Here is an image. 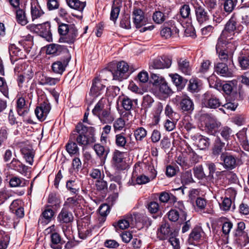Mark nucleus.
I'll return each mask as SVG.
<instances>
[{
	"mask_svg": "<svg viewBox=\"0 0 249 249\" xmlns=\"http://www.w3.org/2000/svg\"><path fill=\"white\" fill-rule=\"evenodd\" d=\"M101 122L104 124L111 123L114 120L109 109H107L97 116Z\"/></svg>",
	"mask_w": 249,
	"mask_h": 249,
	"instance_id": "nucleus-33",
	"label": "nucleus"
},
{
	"mask_svg": "<svg viewBox=\"0 0 249 249\" xmlns=\"http://www.w3.org/2000/svg\"><path fill=\"white\" fill-rule=\"evenodd\" d=\"M236 22L233 18H231L225 25L224 29L218 39L230 42L233 38L236 30Z\"/></svg>",
	"mask_w": 249,
	"mask_h": 249,
	"instance_id": "nucleus-5",
	"label": "nucleus"
},
{
	"mask_svg": "<svg viewBox=\"0 0 249 249\" xmlns=\"http://www.w3.org/2000/svg\"><path fill=\"white\" fill-rule=\"evenodd\" d=\"M73 219L72 213L66 208H62L57 217V221L60 224L69 223L72 221Z\"/></svg>",
	"mask_w": 249,
	"mask_h": 249,
	"instance_id": "nucleus-18",
	"label": "nucleus"
},
{
	"mask_svg": "<svg viewBox=\"0 0 249 249\" xmlns=\"http://www.w3.org/2000/svg\"><path fill=\"white\" fill-rule=\"evenodd\" d=\"M166 18L165 14L161 10H156L153 14V20L157 24H161L165 20Z\"/></svg>",
	"mask_w": 249,
	"mask_h": 249,
	"instance_id": "nucleus-46",
	"label": "nucleus"
},
{
	"mask_svg": "<svg viewBox=\"0 0 249 249\" xmlns=\"http://www.w3.org/2000/svg\"><path fill=\"white\" fill-rule=\"evenodd\" d=\"M181 182L183 184H188L194 182L192 177V174L191 170L184 172L182 174L181 177Z\"/></svg>",
	"mask_w": 249,
	"mask_h": 249,
	"instance_id": "nucleus-47",
	"label": "nucleus"
},
{
	"mask_svg": "<svg viewBox=\"0 0 249 249\" xmlns=\"http://www.w3.org/2000/svg\"><path fill=\"white\" fill-rule=\"evenodd\" d=\"M172 64L170 58L164 56L155 60L153 62V68L157 69L169 68Z\"/></svg>",
	"mask_w": 249,
	"mask_h": 249,
	"instance_id": "nucleus-21",
	"label": "nucleus"
},
{
	"mask_svg": "<svg viewBox=\"0 0 249 249\" xmlns=\"http://www.w3.org/2000/svg\"><path fill=\"white\" fill-rule=\"evenodd\" d=\"M50 109L51 106L48 101H44L36 107L35 113L38 119L42 121L46 119Z\"/></svg>",
	"mask_w": 249,
	"mask_h": 249,
	"instance_id": "nucleus-11",
	"label": "nucleus"
},
{
	"mask_svg": "<svg viewBox=\"0 0 249 249\" xmlns=\"http://www.w3.org/2000/svg\"><path fill=\"white\" fill-rule=\"evenodd\" d=\"M149 170H150L151 172V176L148 177L144 175L139 176L136 179V183L139 185L146 184L149 182L151 179H154L156 176V171L155 170L153 166H150Z\"/></svg>",
	"mask_w": 249,
	"mask_h": 249,
	"instance_id": "nucleus-24",
	"label": "nucleus"
},
{
	"mask_svg": "<svg viewBox=\"0 0 249 249\" xmlns=\"http://www.w3.org/2000/svg\"><path fill=\"white\" fill-rule=\"evenodd\" d=\"M47 51L48 53L56 54L57 55L59 54L61 52H63L65 54L69 53L68 50L65 46L55 44L49 45Z\"/></svg>",
	"mask_w": 249,
	"mask_h": 249,
	"instance_id": "nucleus-30",
	"label": "nucleus"
},
{
	"mask_svg": "<svg viewBox=\"0 0 249 249\" xmlns=\"http://www.w3.org/2000/svg\"><path fill=\"white\" fill-rule=\"evenodd\" d=\"M190 3L195 10L197 22L202 24L209 20L210 15L201 0H191Z\"/></svg>",
	"mask_w": 249,
	"mask_h": 249,
	"instance_id": "nucleus-3",
	"label": "nucleus"
},
{
	"mask_svg": "<svg viewBox=\"0 0 249 249\" xmlns=\"http://www.w3.org/2000/svg\"><path fill=\"white\" fill-rule=\"evenodd\" d=\"M240 66L242 69H249V53L242 52L238 58Z\"/></svg>",
	"mask_w": 249,
	"mask_h": 249,
	"instance_id": "nucleus-34",
	"label": "nucleus"
},
{
	"mask_svg": "<svg viewBox=\"0 0 249 249\" xmlns=\"http://www.w3.org/2000/svg\"><path fill=\"white\" fill-rule=\"evenodd\" d=\"M136 222V215L133 214L127 216L124 219L119 220L117 226L120 229L124 230L129 227H134Z\"/></svg>",
	"mask_w": 249,
	"mask_h": 249,
	"instance_id": "nucleus-14",
	"label": "nucleus"
},
{
	"mask_svg": "<svg viewBox=\"0 0 249 249\" xmlns=\"http://www.w3.org/2000/svg\"><path fill=\"white\" fill-rule=\"evenodd\" d=\"M123 160V152L118 150H115L113 154L112 160L113 162L116 166L121 163Z\"/></svg>",
	"mask_w": 249,
	"mask_h": 249,
	"instance_id": "nucleus-63",
	"label": "nucleus"
},
{
	"mask_svg": "<svg viewBox=\"0 0 249 249\" xmlns=\"http://www.w3.org/2000/svg\"><path fill=\"white\" fill-rule=\"evenodd\" d=\"M221 137L225 140L229 139L232 135V129L227 126L222 127L220 130Z\"/></svg>",
	"mask_w": 249,
	"mask_h": 249,
	"instance_id": "nucleus-58",
	"label": "nucleus"
},
{
	"mask_svg": "<svg viewBox=\"0 0 249 249\" xmlns=\"http://www.w3.org/2000/svg\"><path fill=\"white\" fill-rule=\"evenodd\" d=\"M73 140H70L66 145V149L67 151L70 155H79V149L77 146V143L73 141Z\"/></svg>",
	"mask_w": 249,
	"mask_h": 249,
	"instance_id": "nucleus-37",
	"label": "nucleus"
},
{
	"mask_svg": "<svg viewBox=\"0 0 249 249\" xmlns=\"http://www.w3.org/2000/svg\"><path fill=\"white\" fill-rule=\"evenodd\" d=\"M72 27H75L73 24H67L65 23H61L59 25L58 28V32L60 36L65 35V34L68 33Z\"/></svg>",
	"mask_w": 249,
	"mask_h": 249,
	"instance_id": "nucleus-50",
	"label": "nucleus"
},
{
	"mask_svg": "<svg viewBox=\"0 0 249 249\" xmlns=\"http://www.w3.org/2000/svg\"><path fill=\"white\" fill-rule=\"evenodd\" d=\"M188 89L192 92H198L199 90L198 80L195 79H191L189 81Z\"/></svg>",
	"mask_w": 249,
	"mask_h": 249,
	"instance_id": "nucleus-64",
	"label": "nucleus"
},
{
	"mask_svg": "<svg viewBox=\"0 0 249 249\" xmlns=\"http://www.w3.org/2000/svg\"><path fill=\"white\" fill-rule=\"evenodd\" d=\"M179 107L183 111L188 113L192 112L194 109V103L192 100L187 96L182 97L179 103Z\"/></svg>",
	"mask_w": 249,
	"mask_h": 249,
	"instance_id": "nucleus-19",
	"label": "nucleus"
},
{
	"mask_svg": "<svg viewBox=\"0 0 249 249\" xmlns=\"http://www.w3.org/2000/svg\"><path fill=\"white\" fill-rule=\"evenodd\" d=\"M172 233L169 223L162 224L158 231V235L161 240H164L168 238Z\"/></svg>",
	"mask_w": 249,
	"mask_h": 249,
	"instance_id": "nucleus-27",
	"label": "nucleus"
},
{
	"mask_svg": "<svg viewBox=\"0 0 249 249\" xmlns=\"http://www.w3.org/2000/svg\"><path fill=\"white\" fill-rule=\"evenodd\" d=\"M21 152L26 162L29 164L32 165L34 161V154L32 152L25 148L21 149Z\"/></svg>",
	"mask_w": 249,
	"mask_h": 249,
	"instance_id": "nucleus-53",
	"label": "nucleus"
},
{
	"mask_svg": "<svg viewBox=\"0 0 249 249\" xmlns=\"http://www.w3.org/2000/svg\"><path fill=\"white\" fill-rule=\"evenodd\" d=\"M93 149L98 157L104 160H106L109 152L108 148H105L99 143H96L94 145Z\"/></svg>",
	"mask_w": 249,
	"mask_h": 249,
	"instance_id": "nucleus-28",
	"label": "nucleus"
},
{
	"mask_svg": "<svg viewBox=\"0 0 249 249\" xmlns=\"http://www.w3.org/2000/svg\"><path fill=\"white\" fill-rule=\"evenodd\" d=\"M236 4V0H226L223 4L224 11L228 13H231Z\"/></svg>",
	"mask_w": 249,
	"mask_h": 249,
	"instance_id": "nucleus-48",
	"label": "nucleus"
},
{
	"mask_svg": "<svg viewBox=\"0 0 249 249\" xmlns=\"http://www.w3.org/2000/svg\"><path fill=\"white\" fill-rule=\"evenodd\" d=\"M129 66L124 61L119 62L117 65V69L114 71L105 70L102 73L104 76H113L114 80L122 81L127 77L126 72L128 70Z\"/></svg>",
	"mask_w": 249,
	"mask_h": 249,
	"instance_id": "nucleus-4",
	"label": "nucleus"
},
{
	"mask_svg": "<svg viewBox=\"0 0 249 249\" xmlns=\"http://www.w3.org/2000/svg\"><path fill=\"white\" fill-rule=\"evenodd\" d=\"M178 67V69L186 75H190L191 73V67L189 61L184 58H178L177 59Z\"/></svg>",
	"mask_w": 249,
	"mask_h": 249,
	"instance_id": "nucleus-22",
	"label": "nucleus"
},
{
	"mask_svg": "<svg viewBox=\"0 0 249 249\" xmlns=\"http://www.w3.org/2000/svg\"><path fill=\"white\" fill-rule=\"evenodd\" d=\"M71 59L69 53L66 54L65 57L54 62L52 65V69L53 72L62 74L65 71Z\"/></svg>",
	"mask_w": 249,
	"mask_h": 249,
	"instance_id": "nucleus-8",
	"label": "nucleus"
},
{
	"mask_svg": "<svg viewBox=\"0 0 249 249\" xmlns=\"http://www.w3.org/2000/svg\"><path fill=\"white\" fill-rule=\"evenodd\" d=\"M124 133L122 132L115 136V143L121 147H124L126 143V139L124 136Z\"/></svg>",
	"mask_w": 249,
	"mask_h": 249,
	"instance_id": "nucleus-49",
	"label": "nucleus"
},
{
	"mask_svg": "<svg viewBox=\"0 0 249 249\" xmlns=\"http://www.w3.org/2000/svg\"><path fill=\"white\" fill-rule=\"evenodd\" d=\"M51 247L54 249H60L61 248L62 241L61 237L59 234L56 232H53L51 234Z\"/></svg>",
	"mask_w": 249,
	"mask_h": 249,
	"instance_id": "nucleus-35",
	"label": "nucleus"
},
{
	"mask_svg": "<svg viewBox=\"0 0 249 249\" xmlns=\"http://www.w3.org/2000/svg\"><path fill=\"white\" fill-rule=\"evenodd\" d=\"M214 71L217 74L223 77H231L232 72L229 70L227 65L225 63L218 62L214 66Z\"/></svg>",
	"mask_w": 249,
	"mask_h": 249,
	"instance_id": "nucleus-20",
	"label": "nucleus"
},
{
	"mask_svg": "<svg viewBox=\"0 0 249 249\" xmlns=\"http://www.w3.org/2000/svg\"><path fill=\"white\" fill-rule=\"evenodd\" d=\"M202 103L206 107L211 109L217 108L221 105L219 99L209 92L203 95Z\"/></svg>",
	"mask_w": 249,
	"mask_h": 249,
	"instance_id": "nucleus-7",
	"label": "nucleus"
},
{
	"mask_svg": "<svg viewBox=\"0 0 249 249\" xmlns=\"http://www.w3.org/2000/svg\"><path fill=\"white\" fill-rule=\"evenodd\" d=\"M78 233L81 239H84L91 232L90 228L87 227L86 223L82 222L78 226Z\"/></svg>",
	"mask_w": 249,
	"mask_h": 249,
	"instance_id": "nucleus-43",
	"label": "nucleus"
},
{
	"mask_svg": "<svg viewBox=\"0 0 249 249\" xmlns=\"http://www.w3.org/2000/svg\"><path fill=\"white\" fill-rule=\"evenodd\" d=\"M237 44L235 42H231L217 39L216 45V51L219 58L224 61H226L232 55L236 50Z\"/></svg>",
	"mask_w": 249,
	"mask_h": 249,
	"instance_id": "nucleus-2",
	"label": "nucleus"
},
{
	"mask_svg": "<svg viewBox=\"0 0 249 249\" xmlns=\"http://www.w3.org/2000/svg\"><path fill=\"white\" fill-rule=\"evenodd\" d=\"M9 53L11 61H16L22 58V52L15 45L11 44L9 47Z\"/></svg>",
	"mask_w": 249,
	"mask_h": 249,
	"instance_id": "nucleus-36",
	"label": "nucleus"
},
{
	"mask_svg": "<svg viewBox=\"0 0 249 249\" xmlns=\"http://www.w3.org/2000/svg\"><path fill=\"white\" fill-rule=\"evenodd\" d=\"M94 131L93 127H87L79 123L76 125L75 130L71 134V139L75 141L80 146L85 147L95 141L93 134Z\"/></svg>",
	"mask_w": 249,
	"mask_h": 249,
	"instance_id": "nucleus-1",
	"label": "nucleus"
},
{
	"mask_svg": "<svg viewBox=\"0 0 249 249\" xmlns=\"http://www.w3.org/2000/svg\"><path fill=\"white\" fill-rule=\"evenodd\" d=\"M105 88V86L102 83L101 79L96 78L93 80L89 93L97 96L99 94V92Z\"/></svg>",
	"mask_w": 249,
	"mask_h": 249,
	"instance_id": "nucleus-26",
	"label": "nucleus"
},
{
	"mask_svg": "<svg viewBox=\"0 0 249 249\" xmlns=\"http://www.w3.org/2000/svg\"><path fill=\"white\" fill-rule=\"evenodd\" d=\"M232 204V201L231 198L225 197L222 203L220 204V207L221 210L224 211H229Z\"/></svg>",
	"mask_w": 249,
	"mask_h": 249,
	"instance_id": "nucleus-61",
	"label": "nucleus"
},
{
	"mask_svg": "<svg viewBox=\"0 0 249 249\" xmlns=\"http://www.w3.org/2000/svg\"><path fill=\"white\" fill-rule=\"evenodd\" d=\"M107 104V100L105 98L101 99L96 104L92 110V113L94 115L98 116L103 111L107 110L105 108Z\"/></svg>",
	"mask_w": 249,
	"mask_h": 249,
	"instance_id": "nucleus-40",
	"label": "nucleus"
},
{
	"mask_svg": "<svg viewBox=\"0 0 249 249\" xmlns=\"http://www.w3.org/2000/svg\"><path fill=\"white\" fill-rule=\"evenodd\" d=\"M133 22L136 28H140L144 25L146 21L144 18L143 12L140 9H135L133 12Z\"/></svg>",
	"mask_w": 249,
	"mask_h": 249,
	"instance_id": "nucleus-17",
	"label": "nucleus"
},
{
	"mask_svg": "<svg viewBox=\"0 0 249 249\" xmlns=\"http://www.w3.org/2000/svg\"><path fill=\"white\" fill-rule=\"evenodd\" d=\"M16 18L17 22L23 26L26 25L28 22L25 11L23 9H19L16 11Z\"/></svg>",
	"mask_w": 249,
	"mask_h": 249,
	"instance_id": "nucleus-41",
	"label": "nucleus"
},
{
	"mask_svg": "<svg viewBox=\"0 0 249 249\" xmlns=\"http://www.w3.org/2000/svg\"><path fill=\"white\" fill-rule=\"evenodd\" d=\"M225 143L222 142L220 138H217L214 142L212 149V154L214 156H218L222 152Z\"/></svg>",
	"mask_w": 249,
	"mask_h": 249,
	"instance_id": "nucleus-42",
	"label": "nucleus"
},
{
	"mask_svg": "<svg viewBox=\"0 0 249 249\" xmlns=\"http://www.w3.org/2000/svg\"><path fill=\"white\" fill-rule=\"evenodd\" d=\"M176 161L183 168L187 169L191 166L186 158L182 154H179L177 157Z\"/></svg>",
	"mask_w": 249,
	"mask_h": 249,
	"instance_id": "nucleus-54",
	"label": "nucleus"
},
{
	"mask_svg": "<svg viewBox=\"0 0 249 249\" xmlns=\"http://www.w3.org/2000/svg\"><path fill=\"white\" fill-rule=\"evenodd\" d=\"M67 3L71 8L82 11L86 6V1H81L79 0H66Z\"/></svg>",
	"mask_w": 249,
	"mask_h": 249,
	"instance_id": "nucleus-38",
	"label": "nucleus"
},
{
	"mask_svg": "<svg viewBox=\"0 0 249 249\" xmlns=\"http://www.w3.org/2000/svg\"><path fill=\"white\" fill-rule=\"evenodd\" d=\"M125 126L124 121L121 118L116 119L113 123L114 132L122 130Z\"/></svg>",
	"mask_w": 249,
	"mask_h": 249,
	"instance_id": "nucleus-62",
	"label": "nucleus"
},
{
	"mask_svg": "<svg viewBox=\"0 0 249 249\" xmlns=\"http://www.w3.org/2000/svg\"><path fill=\"white\" fill-rule=\"evenodd\" d=\"M33 27L34 31L40 36L45 38L49 42L52 41V35L50 30L51 25L48 22L34 25Z\"/></svg>",
	"mask_w": 249,
	"mask_h": 249,
	"instance_id": "nucleus-6",
	"label": "nucleus"
},
{
	"mask_svg": "<svg viewBox=\"0 0 249 249\" xmlns=\"http://www.w3.org/2000/svg\"><path fill=\"white\" fill-rule=\"evenodd\" d=\"M29 109L26 104L24 98L20 97L17 101V111L20 116H25L28 112Z\"/></svg>",
	"mask_w": 249,
	"mask_h": 249,
	"instance_id": "nucleus-29",
	"label": "nucleus"
},
{
	"mask_svg": "<svg viewBox=\"0 0 249 249\" xmlns=\"http://www.w3.org/2000/svg\"><path fill=\"white\" fill-rule=\"evenodd\" d=\"M174 206L175 208L179 210L178 212L180 213V218L183 220H186L187 213L185 211V208L183 202L181 201H177Z\"/></svg>",
	"mask_w": 249,
	"mask_h": 249,
	"instance_id": "nucleus-56",
	"label": "nucleus"
},
{
	"mask_svg": "<svg viewBox=\"0 0 249 249\" xmlns=\"http://www.w3.org/2000/svg\"><path fill=\"white\" fill-rule=\"evenodd\" d=\"M31 14L32 19L34 20L42 16L44 12L41 9L38 2L34 1L31 2Z\"/></svg>",
	"mask_w": 249,
	"mask_h": 249,
	"instance_id": "nucleus-31",
	"label": "nucleus"
},
{
	"mask_svg": "<svg viewBox=\"0 0 249 249\" xmlns=\"http://www.w3.org/2000/svg\"><path fill=\"white\" fill-rule=\"evenodd\" d=\"M206 116L207 120L205 123V130L209 134L214 135L221 125V124L216 119L210 117L207 114L206 115Z\"/></svg>",
	"mask_w": 249,
	"mask_h": 249,
	"instance_id": "nucleus-10",
	"label": "nucleus"
},
{
	"mask_svg": "<svg viewBox=\"0 0 249 249\" xmlns=\"http://www.w3.org/2000/svg\"><path fill=\"white\" fill-rule=\"evenodd\" d=\"M204 232L200 227H195L189 235L188 242L190 244L196 245L199 242Z\"/></svg>",
	"mask_w": 249,
	"mask_h": 249,
	"instance_id": "nucleus-12",
	"label": "nucleus"
},
{
	"mask_svg": "<svg viewBox=\"0 0 249 249\" xmlns=\"http://www.w3.org/2000/svg\"><path fill=\"white\" fill-rule=\"evenodd\" d=\"M220 160L223 162L222 164L225 169L232 170L237 166L236 157L227 152L221 153Z\"/></svg>",
	"mask_w": 249,
	"mask_h": 249,
	"instance_id": "nucleus-9",
	"label": "nucleus"
},
{
	"mask_svg": "<svg viewBox=\"0 0 249 249\" xmlns=\"http://www.w3.org/2000/svg\"><path fill=\"white\" fill-rule=\"evenodd\" d=\"M0 91L3 95L9 98V90L7 83L3 78L0 77Z\"/></svg>",
	"mask_w": 249,
	"mask_h": 249,
	"instance_id": "nucleus-59",
	"label": "nucleus"
},
{
	"mask_svg": "<svg viewBox=\"0 0 249 249\" xmlns=\"http://www.w3.org/2000/svg\"><path fill=\"white\" fill-rule=\"evenodd\" d=\"M147 135V131L142 127L136 129L134 131V136L136 141H142Z\"/></svg>",
	"mask_w": 249,
	"mask_h": 249,
	"instance_id": "nucleus-51",
	"label": "nucleus"
},
{
	"mask_svg": "<svg viewBox=\"0 0 249 249\" xmlns=\"http://www.w3.org/2000/svg\"><path fill=\"white\" fill-rule=\"evenodd\" d=\"M198 134L196 133V134L192 135L191 138L200 149L204 150L207 149L210 145L209 139Z\"/></svg>",
	"mask_w": 249,
	"mask_h": 249,
	"instance_id": "nucleus-15",
	"label": "nucleus"
},
{
	"mask_svg": "<svg viewBox=\"0 0 249 249\" xmlns=\"http://www.w3.org/2000/svg\"><path fill=\"white\" fill-rule=\"evenodd\" d=\"M159 86V91L160 93L167 96L172 93V89L165 80Z\"/></svg>",
	"mask_w": 249,
	"mask_h": 249,
	"instance_id": "nucleus-57",
	"label": "nucleus"
},
{
	"mask_svg": "<svg viewBox=\"0 0 249 249\" xmlns=\"http://www.w3.org/2000/svg\"><path fill=\"white\" fill-rule=\"evenodd\" d=\"M9 167L12 169L20 173L21 175L24 176H26L27 175L28 167L17 159H13L10 163Z\"/></svg>",
	"mask_w": 249,
	"mask_h": 249,
	"instance_id": "nucleus-16",
	"label": "nucleus"
},
{
	"mask_svg": "<svg viewBox=\"0 0 249 249\" xmlns=\"http://www.w3.org/2000/svg\"><path fill=\"white\" fill-rule=\"evenodd\" d=\"M220 220L223 223L222 227L223 233L225 235L229 234L232 228V223L225 217H221Z\"/></svg>",
	"mask_w": 249,
	"mask_h": 249,
	"instance_id": "nucleus-44",
	"label": "nucleus"
},
{
	"mask_svg": "<svg viewBox=\"0 0 249 249\" xmlns=\"http://www.w3.org/2000/svg\"><path fill=\"white\" fill-rule=\"evenodd\" d=\"M38 81L39 84L41 85L53 86L60 81V79L50 77L41 74L39 76Z\"/></svg>",
	"mask_w": 249,
	"mask_h": 249,
	"instance_id": "nucleus-25",
	"label": "nucleus"
},
{
	"mask_svg": "<svg viewBox=\"0 0 249 249\" xmlns=\"http://www.w3.org/2000/svg\"><path fill=\"white\" fill-rule=\"evenodd\" d=\"M54 214L53 210L49 206L45 207V210L43 211L40 218L39 219V222L43 223L44 222L48 223L52 220Z\"/></svg>",
	"mask_w": 249,
	"mask_h": 249,
	"instance_id": "nucleus-23",
	"label": "nucleus"
},
{
	"mask_svg": "<svg viewBox=\"0 0 249 249\" xmlns=\"http://www.w3.org/2000/svg\"><path fill=\"white\" fill-rule=\"evenodd\" d=\"M29 180L18 177H14L10 178L9 184L11 187H23L28 185Z\"/></svg>",
	"mask_w": 249,
	"mask_h": 249,
	"instance_id": "nucleus-32",
	"label": "nucleus"
},
{
	"mask_svg": "<svg viewBox=\"0 0 249 249\" xmlns=\"http://www.w3.org/2000/svg\"><path fill=\"white\" fill-rule=\"evenodd\" d=\"M66 187L71 193L74 195L78 194L79 188L74 180H70L67 182Z\"/></svg>",
	"mask_w": 249,
	"mask_h": 249,
	"instance_id": "nucleus-55",
	"label": "nucleus"
},
{
	"mask_svg": "<svg viewBox=\"0 0 249 249\" xmlns=\"http://www.w3.org/2000/svg\"><path fill=\"white\" fill-rule=\"evenodd\" d=\"M70 31L59 38V42L69 44L74 42L78 36V31L76 27H72Z\"/></svg>",
	"mask_w": 249,
	"mask_h": 249,
	"instance_id": "nucleus-13",
	"label": "nucleus"
},
{
	"mask_svg": "<svg viewBox=\"0 0 249 249\" xmlns=\"http://www.w3.org/2000/svg\"><path fill=\"white\" fill-rule=\"evenodd\" d=\"M170 76L172 79V82L178 89H182L185 86L187 81L180 75L176 73L170 74Z\"/></svg>",
	"mask_w": 249,
	"mask_h": 249,
	"instance_id": "nucleus-39",
	"label": "nucleus"
},
{
	"mask_svg": "<svg viewBox=\"0 0 249 249\" xmlns=\"http://www.w3.org/2000/svg\"><path fill=\"white\" fill-rule=\"evenodd\" d=\"M150 77L151 83L155 86L159 85L165 80L164 78L160 76V74L154 73H151Z\"/></svg>",
	"mask_w": 249,
	"mask_h": 249,
	"instance_id": "nucleus-60",
	"label": "nucleus"
},
{
	"mask_svg": "<svg viewBox=\"0 0 249 249\" xmlns=\"http://www.w3.org/2000/svg\"><path fill=\"white\" fill-rule=\"evenodd\" d=\"M121 7V5L115 4L114 3L112 4V9L110 12V18L111 20H113L114 22L116 21L118 17V16L120 12V8Z\"/></svg>",
	"mask_w": 249,
	"mask_h": 249,
	"instance_id": "nucleus-52",
	"label": "nucleus"
},
{
	"mask_svg": "<svg viewBox=\"0 0 249 249\" xmlns=\"http://www.w3.org/2000/svg\"><path fill=\"white\" fill-rule=\"evenodd\" d=\"M121 102L123 108L125 110L130 111L133 106L132 100L129 98L128 96H125L123 97ZM127 114H128L129 116L132 117L130 112H128Z\"/></svg>",
	"mask_w": 249,
	"mask_h": 249,
	"instance_id": "nucleus-45",
	"label": "nucleus"
}]
</instances>
